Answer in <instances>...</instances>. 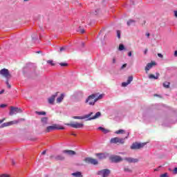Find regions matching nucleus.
<instances>
[{
	"mask_svg": "<svg viewBox=\"0 0 177 177\" xmlns=\"http://www.w3.org/2000/svg\"><path fill=\"white\" fill-rule=\"evenodd\" d=\"M100 99H103V94H92L91 95L88 96V99L86 100V103H88L90 106H93L97 100H100Z\"/></svg>",
	"mask_w": 177,
	"mask_h": 177,
	"instance_id": "obj_1",
	"label": "nucleus"
},
{
	"mask_svg": "<svg viewBox=\"0 0 177 177\" xmlns=\"http://www.w3.org/2000/svg\"><path fill=\"white\" fill-rule=\"evenodd\" d=\"M125 139H128V136L124 138H120L118 137L113 138L111 139L110 142L113 145H124V143H125Z\"/></svg>",
	"mask_w": 177,
	"mask_h": 177,
	"instance_id": "obj_2",
	"label": "nucleus"
},
{
	"mask_svg": "<svg viewBox=\"0 0 177 177\" xmlns=\"http://www.w3.org/2000/svg\"><path fill=\"white\" fill-rule=\"evenodd\" d=\"M0 75L3 77V78H6V80H10L12 78V75L10 74V72H9V70L6 68H3L0 71Z\"/></svg>",
	"mask_w": 177,
	"mask_h": 177,
	"instance_id": "obj_3",
	"label": "nucleus"
},
{
	"mask_svg": "<svg viewBox=\"0 0 177 177\" xmlns=\"http://www.w3.org/2000/svg\"><path fill=\"white\" fill-rule=\"evenodd\" d=\"M146 142L139 143V142H133L130 147L131 150H140V149H143L145 146H146Z\"/></svg>",
	"mask_w": 177,
	"mask_h": 177,
	"instance_id": "obj_4",
	"label": "nucleus"
},
{
	"mask_svg": "<svg viewBox=\"0 0 177 177\" xmlns=\"http://www.w3.org/2000/svg\"><path fill=\"white\" fill-rule=\"evenodd\" d=\"M84 161L86 164H91V165H97L99 164L97 160L90 157L85 158Z\"/></svg>",
	"mask_w": 177,
	"mask_h": 177,
	"instance_id": "obj_5",
	"label": "nucleus"
},
{
	"mask_svg": "<svg viewBox=\"0 0 177 177\" xmlns=\"http://www.w3.org/2000/svg\"><path fill=\"white\" fill-rule=\"evenodd\" d=\"M55 129H64V127H59L57 124H53V126H48L46 129V132L48 133L51 132V131H55Z\"/></svg>",
	"mask_w": 177,
	"mask_h": 177,
	"instance_id": "obj_6",
	"label": "nucleus"
},
{
	"mask_svg": "<svg viewBox=\"0 0 177 177\" xmlns=\"http://www.w3.org/2000/svg\"><path fill=\"white\" fill-rule=\"evenodd\" d=\"M50 160H55V161H64L66 158L63 155H51L50 156Z\"/></svg>",
	"mask_w": 177,
	"mask_h": 177,
	"instance_id": "obj_7",
	"label": "nucleus"
},
{
	"mask_svg": "<svg viewBox=\"0 0 177 177\" xmlns=\"http://www.w3.org/2000/svg\"><path fill=\"white\" fill-rule=\"evenodd\" d=\"M109 160L112 162L118 163L121 162V161H123L124 159H122V158H121L120 156L113 155L110 156Z\"/></svg>",
	"mask_w": 177,
	"mask_h": 177,
	"instance_id": "obj_8",
	"label": "nucleus"
},
{
	"mask_svg": "<svg viewBox=\"0 0 177 177\" xmlns=\"http://www.w3.org/2000/svg\"><path fill=\"white\" fill-rule=\"evenodd\" d=\"M17 113H21V109L20 108H16L14 106L10 107V115L17 114Z\"/></svg>",
	"mask_w": 177,
	"mask_h": 177,
	"instance_id": "obj_9",
	"label": "nucleus"
},
{
	"mask_svg": "<svg viewBox=\"0 0 177 177\" xmlns=\"http://www.w3.org/2000/svg\"><path fill=\"white\" fill-rule=\"evenodd\" d=\"M93 115V113L91 112L90 113L84 115L83 116H73V118H74V120H85L86 118H89V117H92Z\"/></svg>",
	"mask_w": 177,
	"mask_h": 177,
	"instance_id": "obj_10",
	"label": "nucleus"
},
{
	"mask_svg": "<svg viewBox=\"0 0 177 177\" xmlns=\"http://www.w3.org/2000/svg\"><path fill=\"white\" fill-rule=\"evenodd\" d=\"M66 125H67L68 127H71L72 128H76V129L82 128L84 127V124L78 123V122L68 123V124H66Z\"/></svg>",
	"mask_w": 177,
	"mask_h": 177,
	"instance_id": "obj_11",
	"label": "nucleus"
},
{
	"mask_svg": "<svg viewBox=\"0 0 177 177\" xmlns=\"http://www.w3.org/2000/svg\"><path fill=\"white\" fill-rule=\"evenodd\" d=\"M98 175H102V177H107L110 175V170L107 169H102L98 172Z\"/></svg>",
	"mask_w": 177,
	"mask_h": 177,
	"instance_id": "obj_12",
	"label": "nucleus"
},
{
	"mask_svg": "<svg viewBox=\"0 0 177 177\" xmlns=\"http://www.w3.org/2000/svg\"><path fill=\"white\" fill-rule=\"evenodd\" d=\"M96 157H97L98 160H104L107 158V153H99L95 154Z\"/></svg>",
	"mask_w": 177,
	"mask_h": 177,
	"instance_id": "obj_13",
	"label": "nucleus"
},
{
	"mask_svg": "<svg viewBox=\"0 0 177 177\" xmlns=\"http://www.w3.org/2000/svg\"><path fill=\"white\" fill-rule=\"evenodd\" d=\"M156 66V62H152L151 63H148L147 66H145V71L146 73H149V71L151 68H153V66Z\"/></svg>",
	"mask_w": 177,
	"mask_h": 177,
	"instance_id": "obj_14",
	"label": "nucleus"
},
{
	"mask_svg": "<svg viewBox=\"0 0 177 177\" xmlns=\"http://www.w3.org/2000/svg\"><path fill=\"white\" fill-rule=\"evenodd\" d=\"M59 93H55L54 95H53L50 98H48V103L50 104H53V103H55V99H56V97H57V94Z\"/></svg>",
	"mask_w": 177,
	"mask_h": 177,
	"instance_id": "obj_15",
	"label": "nucleus"
},
{
	"mask_svg": "<svg viewBox=\"0 0 177 177\" xmlns=\"http://www.w3.org/2000/svg\"><path fill=\"white\" fill-rule=\"evenodd\" d=\"M62 153H64V154H67V156H75V154H77V153L73 150H64L62 151Z\"/></svg>",
	"mask_w": 177,
	"mask_h": 177,
	"instance_id": "obj_16",
	"label": "nucleus"
},
{
	"mask_svg": "<svg viewBox=\"0 0 177 177\" xmlns=\"http://www.w3.org/2000/svg\"><path fill=\"white\" fill-rule=\"evenodd\" d=\"M133 81V76H129L128 77L127 82H123L122 83V86H127V85H129V84H131V82Z\"/></svg>",
	"mask_w": 177,
	"mask_h": 177,
	"instance_id": "obj_17",
	"label": "nucleus"
},
{
	"mask_svg": "<svg viewBox=\"0 0 177 177\" xmlns=\"http://www.w3.org/2000/svg\"><path fill=\"white\" fill-rule=\"evenodd\" d=\"M100 115H102V113L97 112L94 116L93 117L90 116L89 118H88V119L87 120L91 121V120H96V118H99Z\"/></svg>",
	"mask_w": 177,
	"mask_h": 177,
	"instance_id": "obj_18",
	"label": "nucleus"
},
{
	"mask_svg": "<svg viewBox=\"0 0 177 177\" xmlns=\"http://www.w3.org/2000/svg\"><path fill=\"white\" fill-rule=\"evenodd\" d=\"M125 161H127V162H138L139 159L138 158H125Z\"/></svg>",
	"mask_w": 177,
	"mask_h": 177,
	"instance_id": "obj_19",
	"label": "nucleus"
},
{
	"mask_svg": "<svg viewBox=\"0 0 177 177\" xmlns=\"http://www.w3.org/2000/svg\"><path fill=\"white\" fill-rule=\"evenodd\" d=\"M160 77V73H156V75H154L153 74L149 75V80H158Z\"/></svg>",
	"mask_w": 177,
	"mask_h": 177,
	"instance_id": "obj_20",
	"label": "nucleus"
},
{
	"mask_svg": "<svg viewBox=\"0 0 177 177\" xmlns=\"http://www.w3.org/2000/svg\"><path fill=\"white\" fill-rule=\"evenodd\" d=\"M48 118L46 117L42 118L41 119V122L43 127H46V125H48Z\"/></svg>",
	"mask_w": 177,
	"mask_h": 177,
	"instance_id": "obj_21",
	"label": "nucleus"
},
{
	"mask_svg": "<svg viewBox=\"0 0 177 177\" xmlns=\"http://www.w3.org/2000/svg\"><path fill=\"white\" fill-rule=\"evenodd\" d=\"M63 99H64V94H61V95L57 98V103H62Z\"/></svg>",
	"mask_w": 177,
	"mask_h": 177,
	"instance_id": "obj_22",
	"label": "nucleus"
},
{
	"mask_svg": "<svg viewBox=\"0 0 177 177\" xmlns=\"http://www.w3.org/2000/svg\"><path fill=\"white\" fill-rule=\"evenodd\" d=\"M72 176L74 177H82V173L81 171H77L72 174Z\"/></svg>",
	"mask_w": 177,
	"mask_h": 177,
	"instance_id": "obj_23",
	"label": "nucleus"
},
{
	"mask_svg": "<svg viewBox=\"0 0 177 177\" xmlns=\"http://www.w3.org/2000/svg\"><path fill=\"white\" fill-rule=\"evenodd\" d=\"M8 124L10 126L12 125H15L16 124H19V120H12V121H10V122H8Z\"/></svg>",
	"mask_w": 177,
	"mask_h": 177,
	"instance_id": "obj_24",
	"label": "nucleus"
},
{
	"mask_svg": "<svg viewBox=\"0 0 177 177\" xmlns=\"http://www.w3.org/2000/svg\"><path fill=\"white\" fill-rule=\"evenodd\" d=\"M169 85H171V83H169L168 82H165L163 83L164 88H166L167 89H168V88H169Z\"/></svg>",
	"mask_w": 177,
	"mask_h": 177,
	"instance_id": "obj_25",
	"label": "nucleus"
},
{
	"mask_svg": "<svg viewBox=\"0 0 177 177\" xmlns=\"http://www.w3.org/2000/svg\"><path fill=\"white\" fill-rule=\"evenodd\" d=\"M136 21L130 19L127 21V26H132V24H135Z\"/></svg>",
	"mask_w": 177,
	"mask_h": 177,
	"instance_id": "obj_26",
	"label": "nucleus"
},
{
	"mask_svg": "<svg viewBox=\"0 0 177 177\" xmlns=\"http://www.w3.org/2000/svg\"><path fill=\"white\" fill-rule=\"evenodd\" d=\"M36 114H38V115H46V112L45 111H36Z\"/></svg>",
	"mask_w": 177,
	"mask_h": 177,
	"instance_id": "obj_27",
	"label": "nucleus"
},
{
	"mask_svg": "<svg viewBox=\"0 0 177 177\" xmlns=\"http://www.w3.org/2000/svg\"><path fill=\"white\" fill-rule=\"evenodd\" d=\"M6 127H10V124H9V122H5V123H3L1 126H0V128H5Z\"/></svg>",
	"mask_w": 177,
	"mask_h": 177,
	"instance_id": "obj_28",
	"label": "nucleus"
},
{
	"mask_svg": "<svg viewBox=\"0 0 177 177\" xmlns=\"http://www.w3.org/2000/svg\"><path fill=\"white\" fill-rule=\"evenodd\" d=\"M124 132H125V131H124L123 129H120L116 131L115 133H116L117 135H120L121 133H124Z\"/></svg>",
	"mask_w": 177,
	"mask_h": 177,
	"instance_id": "obj_29",
	"label": "nucleus"
},
{
	"mask_svg": "<svg viewBox=\"0 0 177 177\" xmlns=\"http://www.w3.org/2000/svg\"><path fill=\"white\" fill-rule=\"evenodd\" d=\"M59 66H61V67H67V66H68V64L66 62H61L59 63Z\"/></svg>",
	"mask_w": 177,
	"mask_h": 177,
	"instance_id": "obj_30",
	"label": "nucleus"
},
{
	"mask_svg": "<svg viewBox=\"0 0 177 177\" xmlns=\"http://www.w3.org/2000/svg\"><path fill=\"white\" fill-rule=\"evenodd\" d=\"M98 129H100V131H102L104 133H107L109 132V131L102 127H99Z\"/></svg>",
	"mask_w": 177,
	"mask_h": 177,
	"instance_id": "obj_31",
	"label": "nucleus"
},
{
	"mask_svg": "<svg viewBox=\"0 0 177 177\" xmlns=\"http://www.w3.org/2000/svg\"><path fill=\"white\" fill-rule=\"evenodd\" d=\"M48 64H50V66H55L56 64L53 62V60H48L47 61Z\"/></svg>",
	"mask_w": 177,
	"mask_h": 177,
	"instance_id": "obj_32",
	"label": "nucleus"
},
{
	"mask_svg": "<svg viewBox=\"0 0 177 177\" xmlns=\"http://www.w3.org/2000/svg\"><path fill=\"white\" fill-rule=\"evenodd\" d=\"M124 49H125V46H124V44H120L119 50H124Z\"/></svg>",
	"mask_w": 177,
	"mask_h": 177,
	"instance_id": "obj_33",
	"label": "nucleus"
},
{
	"mask_svg": "<svg viewBox=\"0 0 177 177\" xmlns=\"http://www.w3.org/2000/svg\"><path fill=\"white\" fill-rule=\"evenodd\" d=\"M6 85H7V87H8L9 89H10V88H12V86L10 85V84H9V80H7L6 81Z\"/></svg>",
	"mask_w": 177,
	"mask_h": 177,
	"instance_id": "obj_34",
	"label": "nucleus"
},
{
	"mask_svg": "<svg viewBox=\"0 0 177 177\" xmlns=\"http://www.w3.org/2000/svg\"><path fill=\"white\" fill-rule=\"evenodd\" d=\"M124 172H132V169H129L128 167H125L124 169Z\"/></svg>",
	"mask_w": 177,
	"mask_h": 177,
	"instance_id": "obj_35",
	"label": "nucleus"
},
{
	"mask_svg": "<svg viewBox=\"0 0 177 177\" xmlns=\"http://www.w3.org/2000/svg\"><path fill=\"white\" fill-rule=\"evenodd\" d=\"M78 32H80V34H84V32H85V30L84 28H80L78 30Z\"/></svg>",
	"mask_w": 177,
	"mask_h": 177,
	"instance_id": "obj_36",
	"label": "nucleus"
},
{
	"mask_svg": "<svg viewBox=\"0 0 177 177\" xmlns=\"http://www.w3.org/2000/svg\"><path fill=\"white\" fill-rule=\"evenodd\" d=\"M117 35L118 38L120 39V38H121V31L117 30Z\"/></svg>",
	"mask_w": 177,
	"mask_h": 177,
	"instance_id": "obj_37",
	"label": "nucleus"
},
{
	"mask_svg": "<svg viewBox=\"0 0 177 177\" xmlns=\"http://www.w3.org/2000/svg\"><path fill=\"white\" fill-rule=\"evenodd\" d=\"M5 107H8V105L6 104H0V108L1 109H5Z\"/></svg>",
	"mask_w": 177,
	"mask_h": 177,
	"instance_id": "obj_38",
	"label": "nucleus"
},
{
	"mask_svg": "<svg viewBox=\"0 0 177 177\" xmlns=\"http://www.w3.org/2000/svg\"><path fill=\"white\" fill-rule=\"evenodd\" d=\"M67 49V46L61 47L59 48L60 52H63V50H66Z\"/></svg>",
	"mask_w": 177,
	"mask_h": 177,
	"instance_id": "obj_39",
	"label": "nucleus"
},
{
	"mask_svg": "<svg viewBox=\"0 0 177 177\" xmlns=\"http://www.w3.org/2000/svg\"><path fill=\"white\" fill-rule=\"evenodd\" d=\"M1 177H10L9 174H3L0 175Z\"/></svg>",
	"mask_w": 177,
	"mask_h": 177,
	"instance_id": "obj_40",
	"label": "nucleus"
},
{
	"mask_svg": "<svg viewBox=\"0 0 177 177\" xmlns=\"http://www.w3.org/2000/svg\"><path fill=\"white\" fill-rule=\"evenodd\" d=\"M160 177H168V174L165 173V174L160 175Z\"/></svg>",
	"mask_w": 177,
	"mask_h": 177,
	"instance_id": "obj_41",
	"label": "nucleus"
},
{
	"mask_svg": "<svg viewBox=\"0 0 177 177\" xmlns=\"http://www.w3.org/2000/svg\"><path fill=\"white\" fill-rule=\"evenodd\" d=\"M174 174H177V167H175L173 170Z\"/></svg>",
	"mask_w": 177,
	"mask_h": 177,
	"instance_id": "obj_42",
	"label": "nucleus"
},
{
	"mask_svg": "<svg viewBox=\"0 0 177 177\" xmlns=\"http://www.w3.org/2000/svg\"><path fill=\"white\" fill-rule=\"evenodd\" d=\"M125 67H127V64H123V65L122 66V67H121L122 70L124 69V68H125Z\"/></svg>",
	"mask_w": 177,
	"mask_h": 177,
	"instance_id": "obj_43",
	"label": "nucleus"
},
{
	"mask_svg": "<svg viewBox=\"0 0 177 177\" xmlns=\"http://www.w3.org/2000/svg\"><path fill=\"white\" fill-rule=\"evenodd\" d=\"M158 57H161V58L163 57V55L161 53H158Z\"/></svg>",
	"mask_w": 177,
	"mask_h": 177,
	"instance_id": "obj_44",
	"label": "nucleus"
},
{
	"mask_svg": "<svg viewBox=\"0 0 177 177\" xmlns=\"http://www.w3.org/2000/svg\"><path fill=\"white\" fill-rule=\"evenodd\" d=\"M128 56H129L131 57V56H132V52L130 51L128 53Z\"/></svg>",
	"mask_w": 177,
	"mask_h": 177,
	"instance_id": "obj_45",
	"label": "nucleus"
},
{
	"mask_svg": "<svg viewBox=\"0 0 177 177\" xmlns=\"http://www.w3.org/2000/svg\"><path fill=\"white\" fill-rule=\"evenodd\" d=\"M5 120H6V119L3 118L2 120H0V124H2V122H3V121H5Z\"/></svg>",
	"mask_w": 177,
	"mask_h": 177,
	"instance_id": "obj_46",
	"label": "nucleus"
},
{
	"mask_svg": "<svg viewBox=\"0 0 177 177\" xmlns=\"http://www.w3.org/2000/svg\"><path fill=\"white\" fill-rule=\"evenodd\" d=\"M174 16H175V17H177V10L174 11Z\"/></svg>",
	"mask_w": 177,
	"mask_h": 177,
	"instance_id": "obj_47",
	"label": "nucleus"
},
{
	"mask_svg": "<svg viewBox=\"0 0 177 177\" xmlns=\"http://www.w3.org/2000/svg\"><path fill=\"white\" fill-rule=\"evenodd\" d=\"M174 56H175V57H177V50H176V51L174 52Z\"/></svg>",
	"mask_w": 177,
	"mask_h": 177,
	"instance_id": "obj_48",
	"label": "nucleus"
},
{
	"mask_svg": "<svg viewBox=\"0 0 177 177\" xmlns=\"http://www.w3.org/2000/svg\"><path fill=\"white\" fill-rule=\"evenodd\" d=\"M5 92V90H1V91H0V95H2V93H3Z\"/></svg>",
	"mask_w": 177,
	"mask_h": 177,
	"instance_id": "obj_49",
	"label": "nucleus"
},
{
	"mask_svg": "<svg viewBox=\"0 0 177 177\" xmlns=\"http://www.w3.org/2000/svg\"><path fill=\"white\" fill-rule=\"evenodd\" d=\"M41 154H43V155L46 154V150L44 151L41 153Z\"/></svg>",
	"mask_w": 177,
	"mask_h": 177,
	"instance_id": "obj_50",
	"label": "nucleus"
},
{
	"mask_svg": "<svg viewBox=\"0 0 177 177\" xmlns=\"http://www.w3.org/2000/svg\"><path fill=\"white\" fill-rule=\"evenodd\" d=\"M147 50H148L147 48H146L145 50L144 51L145 55H146V53H147Z\"/></svg>",
	"mask_w": 177,
	"mask_h": 177,
	"instance_id": "obj_51",
	"label": "nucleus"
},
{
	"mask_svg": "<svg viewBox=\"0 0 177 177\" xmlns=\"http://www.w3.org/2000/svg\"><path fill=\"white\" fill-rule=\"evenodd\" d=\"M113 63L115 64V58L113 59Z\"/></svg>",
	"mask_w": 177,
	"mask_h": 177,
	"instance_id": "obj_52",
	"label": "nucleus"
},
{
	"mask_svg": "<svg viewBox=\"0 0 177 177\" xmlns=\"http://www.w3.org/2000/svg\"><path fill=\"white\" fill-rule=\"evenodd\" d=\"M18 121H19H19H24V119L21 118V119H19Z\"/></svg>",
	"mask_w": 177,
	"mask_h": 177,
	"instance_id": "obj_53",
	"label": "nucleus"
},
{
	"mask_svg": "<svg viewBox=\"0 0 177 177\" xmlns=\"http://www.w3.org/2000/svg\"><path fill=\"white\" fill-rule=\"evenodd\" d=\"M146 35H147V37H150V33H146Z\"/></svg>",
	"mask_w": 177,
	"mask_h": 177,
	"instance_id": "obj_54",
	"label": "nucleus"
},
{
	"mask_svg": "<svg viewBox=\"0 0 177 177\" xmlns=\"http://www.w3.org/2000/svg\"><path fill=\"white\" fill-rule=\"evenodd\" d=\"M12 164H13V165H15V162H14V161H12Z\"/></svg>",
	"mask_w": 177,
	"mask_h": 177,
	"instance_id": "obj_55",
	"label": "nucleus"
},
{
	"mask_svg": "<svg viewBox=\"0 0 177 177\" xmlns=\"http://www.w3.org/2000/svg\"><path fill=\"white\" fill-rule=\"evenodd\" d=\"M24 2H27V1H28V0H24Z\"/></svg>",
	"mask_w": 177,
	"mask_h": 177,
	"instance_id": "obj_56",
	"label": "nucleus"
},
{
	"mask_svg": "<svg viewBox=\"0 0 177 177\" xmlns=\"http://www.w3.org/2000/svg\"><path fill=\"white\" fill-rule=\"evenodd\" d=\"M146 24V21H144V24Z\"/></svg>",
	"mask_w": 177,
	"mask_h": 177,
	"instance_id": "obj_57",
	"label": "nucleus"
},
{
	"mask_svg": "<svg viewBox=\"0 0 177 177\" xmlns=\"http://www.w3.org/2000/svg\"><path fill=\"white\" fill-rule=\"evenodd\" d=\"M95 15H97V14L95 12Z\"/></svg>",
	"mask_w": 177,
	"mask_h": 177,
	"instance_id": "obj_58",
	"label": "nucleus"
},
{
	"mask_svg": "<svg viewBox=\"0 0 177 177\" xmlns=\"http://www.w3.org/2000/svg\"><path fill=\"white\" fill-rule=\"evenodd\" d=\"M73 136H75V134H73Z\"/></svg>",
	"mask_w": 177,
	"mask_h": 177,
	"instance_id": "obj_59",
	"label": "nucleus"
}]
</instances>
